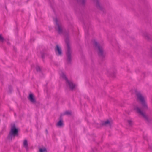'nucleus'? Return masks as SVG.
I'll return each instance as SVG.
<instances>
[{
  "label": "nucleus",
  "mask_w": 152,
  "mask_h": 152,
  "mask_svg": "<svg viewBox=\"0 0 152 152\" xmlns=\"http://www.w3.org/2000/svg\"><path fill=\"white\" fill-rule=\"evenodd\" d=\"M4 40V39L2 37L1 34H0V41L2 42H3Z\"/></svg>",
  "instance_id": "21"
},
{
  "label": "nucleus",
  "mask_w": 152,
  "mask_h": 152,
  "mask_svg": "<svg viewBox=\"0 0 152 152\" xmlns=\"http://www.w3.org/2000/svg\"><path fill=\"white\" fill-rule=\"evenodd\" d=\"M67 49L66 52V54L67 57V61L68 63H70L71 61V54L72 51L71 49L69 40L68 37H67L65 39Z\"/></svg>",
  "instance_id": "1"
},
{
  "label": "nucleus",
  "mask_w": 152,
  "mask_h": 152,
  "mask_svg": "<svg viewBox=\"0 0 152 152\" xmlns=\"http://www.w3.org/2000/svg\"><path fill=\"white\" fill-rule=\"evenodd\" d=\"M95 3L96 7L101 10H103V8L100 5L98 0H93Z\"/></svg>",
  "instance_id": "8"
},
{
  "label": "nucleus",
  "mask_w": 152,
  "mask_h": 152,
  "mask_svg": "<svg viewBox=\"0 0 152 152\" xmlns=\"http://www.w3.org/2000/svg\"><path fill=\"white\" fill-rule=\"evenodd\" d=\"M134 109L136 110L137 112L139 114L141 115L144 118V119L148 121V118L147 116L145 113H144L141 110V109L138 107H136L134 108Z\"/></svg>",
  "instance_id": "6"
},
{
  "label": "nucleus",
  "mask_w": 152,
  "mask_h": 152,
  "mask_svg": "<svg viewBox=\"0 0 152 152\" xmlns=\"http://www.w3.org/2000/svg\"><path fill=\"white\" fill-rule=\"evenodd\" d=\"M66 84L68 85L71 90H73L75 86V85L72 82L70 81L69 80H68V81H66Z\"/></svg>",
  "instance_id": "9"
},
{
  "label": "nucleus",
  "mask_w": 152,
  "mask_h": 152,
  "mask_svg": "<svg viewBox=\"0 0 152 152\" xmlns=\"http://www.w3.org/2000/svg\"><path fill=\"white\" fill-rule=\"evenodd\" d=\"M55 51L56 53L57 52H58V55H61L62 54V51L61 49L58 45H56V46Z\"/></svg>",
  "instance_id": "11"
},
{
  "label": "nucleus",
  "mask_w": 152,
  "mask_h": 152,
  "mask_svg": "<svg viewBox=\"0 0 152 152\" xmlns=\"http://www.w3.org/2000/svg\"><path fill=\"white\" fill-rule=\"evenodd\" d=\"M36 71L38 72H40L41 70V68L39 66H37L36 68Z\"/></svg>",
  "instance_id": "19"
},
{
  "label": "nucleus",
  "mask_w": 152,
  "mask_h": 152,
  "mask_svg": "<svg viewBox=\"0 0 152 152\" xmlns=\"http://www.w3.org/2000/svg\"><path fill=\"white\" fill-rule=\"evenodd\" d=\"M39 152H47V149L45 148H40L39 149Z\"/></svg>",
  "instance_id": "18"
},
{
  "label": "nucleus",
  "mask_w": 152,
  "mask_h": 152,
  "mask_svg": "<svg viewBox=\"0 0 152 152\" xmlns=\"http://www.w3.org/2000/svg\"><path fill=\"white\" fill-rule=\"evenodd\" d=\"M77 1L80 3L81 4L83 5L85 4L86 0H77Z\"/></svg>",
  "instance_id": "15"
},
{
  "label": "nucleus",
  "mask_w": 152,
  "mask_h": 152,
  "mask_svg": "<svg viewBox=\"0 0 152 152\" xmlns=\"http://www.w3.org/2000/svg\"><path fill=\"white\" fill-rule=\"evenodd\" d=\"M61 76L63 79H64L65 80L66 82L67 81H68V79L66 77V75L64 74V73H62L61 75Z\"/></svg>",
  "instance_id": "17"
},
{
  "label": "nucleus",
  "mask_w": 152,
  "mask_h": 152,
  "mask_svg": "<svg viewBox=\"0 0 152 152\" xmlns=\"http://www.w3.org/2000/svg\"><path fill=\"white\" fill-rule=\"evenodd\" d=\"M127 122L130 126H132L133 125V122L132 120L130 119L128 120H127Z\"/></svg>",
  "instance_id": "16"
},
{
  "label": "nucleus",
  "mask_w": 152,
  "mask_h": 152,
  "mask_svg": "<svg viewBox=\"0 0 152 152\" xmlns=\"http://www.w3.org/2000/svg\"><path fill=\"white\" fill-rule=\"evenodd\" d=\"M23 145L24 147L26 148V150L28 151V141L26 139L24 140L23 142Z\"/></svg>",
  "instance_id": "12"
},
{
  "label": "nucleus",
  "mask_w": 152,
  "mask_h": 152,
  "mask_svg": "<svg viewBox=\"0 0 152 152\" xmlns=\"http://www.w3.org/2000/svg\"><path fill=\"white\" fill-rule=\"evenodd\" d=\"M64 115H71V113L70 112L68 111H66L64 113Z\"/></svg>",
  "instance_id": "20"
},
{
  "label": "nucleus",
  "mask_w": 152,
  "mask_h": 152,
  "mask_svg": "<svg viewBox=\"0 0 152 152\" xmlns=\"http://www.w3.org/2000/svg\"><path fill=\"white\" fill-rule=\"evenodd\" d=\"M64 124L63 121L61 119L56 124V126L59 127H62Z\"/></svg>",
  "instance_id": "13"
},
{
  "label": "nucleus",
  "mask_w": 152,
  "mask_h": 152,
  "mask_svg": "<svg viewBox=\"0 0 152 152\" xmlns=\"http://www.w3.org/2000/svg\"><path fill=\"white\" fill-rule=\"evenodd\" d=\"M41 57L42 58L44 59V54L43 53H41Z\"/></svg>",
  "instance_id": "22"
},
{
  "label": "nucleus",
  "mask_w": 152,
  "mask_h": 152,
  "mask_svg": "<svg viewBox=\"0 0 152 152\" xmlns=\"http://www.w3.org/2000/svg\"><path fill=\"white\" fill-rule=\"evenodd\" d=\"M143 36L146 39L148 40H150L151 39L149 35L146 33H145L143 34Z\"/></svg>",
  "instance_id": "14"
},
{
  "label": "nucleus",
  "mask_w": 152,
  "mask_h": 152,
  "mask_svg": "<svg viewBox=\"0 0 152 152\" xmlns=\"http://www.w3.org/2000/svg\"><path fill=\"white\" fill-rule=\"evenodd\" d=\"M94 45L96 48L98 50V54L99 56L104 57V53L103 49L102 46L99 45L98 42L94 41Z\"/></svg>",
  "instance_id": "4"
},
{
  "label": "nucleus",
  "mask_w": 152,
  "mask_h": 152,
  "mask_svg": "<svg viewBox=\"0 0 152 152\" xmlns=\"http://www.w3.org/2000/svg\"><path fill=\"white\" fill-rule=\"evenodd\" d=\"M18 129L16 127L15 124L12 125L10 130L7 136L8 139L12 140L13 137L14 138L16 136H18Z\"/></svg>",
  "instance_id": "2"
},
{
  "label": "nucleus",
  "mask_w": 152,
  "mask_h": 152,
  "mask_svg": "<svg viewBox=\"0 0 152 152\" xmlns=\"http://www.w3.org/2000/svg\"><path fill=\"white\" fill-rule=\"evenodd\" d=\"M28 99L33 104H35L36 103V100L35 99L34 96L32 93H30L28 97Z\"/></svg>",
  "instance_id": "7"
},
{
  "label": "nucleus",
  "mask_w": 152,
  "mask_h": 152,
  "mask_svg": "<svg viewBox=\"0 0 152 152\" xmlns=\"http://www.w3.org/2000/svg\"><path fill=\"white\" fill-rule=\"evenodd\" d=\"M135 94L137 97V99L139 101L143 107L146 109H148L147 105L144 99V98L141 92L137 90H135Z\"/></svg>",
  "instance_id": "3"
},
{
  "label": "nucleus",
  "mask_w": 152,
  "mask_h": 152,
  "mask_svg": "<svg viewBox=\"0 0 152 152\" xmlns=\"http://www.w3.org/2000/svg\"><path fill=\"white\" fill-rule=\"evenodd\" d=\"M112 124V122L108 120L105 121H103L102 124V126H107V125L111 126Z\"/></svg>",
  "instance_id": "10"
},
{
  "label": "nucleus",
  "mask_w": 152,
  "mask_h": 152,
  "mask_svg": "<svg viewBox=\"0 0 152 152\" xmlns=\"http://www.w3.org/2000/svg\"><path fill=\"white\" fill-rule=\"evenodd\" d=\"M46 131L47 132H48V131L47 129H46Z\"/></svg>",
  "instance_id": "25"
},
{
  "label": "nucleus",
  "mask_w": 152,
  "mask_h": 152,
  "mask_svg": "<svg viewBox=\"0 0 152 152\" xmlns=\"http://www.w3.org/2000/svg\"><path fill=\"white\" fill-rule=\"evenodd\" d=\"M54 21L55 22L56 25V27L55 28L56 30L57 31L59 34H61L63 30V27L62 25L61 24L58 23L57 18H55L54 19Z\"/></svg>",
  "instance_id": "5"
},
{
  "label": "nucleus",
  "mask_w": 152,
  "mask_h": 152,
  "mask_svg": "<svg viewBox=\"0 0 152 152\" xmlns=\"http://www.w3.org/2000/svg\"><path fill=\"white\" fill-rule=\"evenodd\" d=\"M151 56H152V47H151Z\"/></svg>",
  "instance_id": "23"
},
{
  "label": "nucleus",
  "mask_w": 152,
  "mask_h": 152,
  "mask_svg": "<svg viewBox=\"0 0 152 152\" xmlns=\"http://www.w3.org/2000/svg\"><path fill=\"white\" fill-rule=\"evenodd\" d=\"M109 75V76H110V75ZM110 76H112V77H115V75H114L113 76H112V75H110Z\"/></svg>",
  "instance_id": "24"
}]
</instances>
